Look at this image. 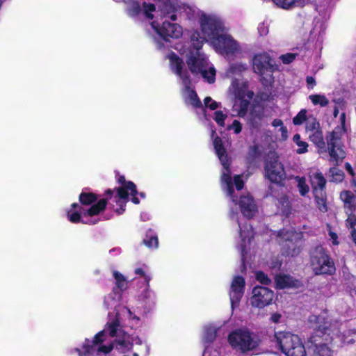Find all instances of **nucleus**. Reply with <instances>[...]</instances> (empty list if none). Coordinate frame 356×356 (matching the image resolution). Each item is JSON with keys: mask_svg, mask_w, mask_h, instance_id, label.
Wrapping results in <instances>:
<instances>
[{"mask_svg": "<svg viewBox=\"0 0 356 356\" xmlns=\"http://www.w3.org/2000/svg\"><path fill=\"white\" fill-rule=\"evenodd\" d=\"M140 318L125 307H119L115 316L109 315L104 329L95 335L92 340L86 339L81 349L74 348L71 354L78 356H107L114 347L124 356L136 347L132 356H147L149 346L138 337H130L122 330L124 326L134 327L138 324Z\"/></svg>", "mask_w": 356, "mask_h": 356, "instance_id": "nucleus-1", "label": "nucleus"}, {"mask_svg": "<svg viewBox=\"0 0 356 356\" xmlns=\"http://www.w3.org/2000/svg\"><path fill=\"white\" fill-rule=\"evenodd\" d=\"M198 22L201 34L197 31L192 33L191 40L193 49L186 54V62L193 74H200L208 83H213L215 81L216 70L206 55L200 51L204 42H209L217 52L225 56L236 51L238 45L217 15L200 12Z\"/></svg>", "mask_w": 356, "mask_h": 356, "instance_id": "nucleus-2", "label": "nucleus"}, {"mask_svg": "<svg viewBox=\"0 0 356 356\" xmlns=\"http://www.w3.org/2000/svg\"><path fill=\"white\" fill-rule=\"evenodd\" d=\"M213 147L216 154L222 165L221 175L222 188L226 193L227 196L236 205L238 204V201L233 186H235L237 191H241L243 188L244 181L242 179L243 175H236L232 179L226 149L222 145L221 138L218 136L213 138ZM238 204L242 213L246 218H252L257 211V205L249 194L241 196Z\"/></svg>", "mask_w": 356, "mask_h": 356, "instance_id": "nucleus-3", "label": "nucleus"}, {"mask_svg": "<svg viewBox=\"0 0 356 356\" xmlns=\"http://www.w3.org/2000/svg\"><path fill=\"white\" fill-rule=\"evenodd\" d=\"M309 322L315 330L314 334L309 338V342L314 345L313 356H333L332 350L322 341H330L334 337H339L344 343H353V339L346 341L344 336H341V324L335 321L328 319L326 312L319 316L312 315Z\"/></svg>", "mask_w": 356, "mask_h": 356, "instance_id": "nucleus-4", "label": "nucleus"}, {"mask_svg": "<svg viewBox=\"0 0 356 356\" xmlns=\"http://www.w3.org/2000/svg\"><path fill=\"white\" fill-rule=\"evenodd\" d=\"M167 58L170 61L171 70L177 74L181 80L184 86L182 91L183 97L187 104H190L193 107H199L201 106V102L197 97L195 92L190 87L191 81L186 70H184V62L175 53L168 55Z\"/></svg>", "mask_w": 356, "mask_h": 356, "instance_id": "nucleus-5", "label": "nucleus"}, {"mask_svg": "<svg viewBox=\"0 0 356 356\" xmlns=\"http://www.w3.org/2000/svg\"><path fill=\"white\" fill-rule=\"evenodd\" d=\"M229 93L235 98L232 107V111L236 113L235 115L244 118L248 111L250 100L253 97V92L248 90L245 82L234 79L229 88Z\"/></svg>", "mask_w": 356, "mask_h": 356, "instance_id": "nucleus-6", "label": "nucleus"}, {"mask_svg": "<svg viewBox=\"0 0 356 356\" xmlns=\"http://www.w3.org/2000/svg\"><path fill=\"white\" fill-rule=\"evenodd\" d=\"M274 341L286 356H307L305 346L296 334L290 332H276Z\"/></svg>", "mask_w": 356, "mask_h": 356, "instance_id": "nucleus-7", "label": "nucleus"}, {"mask_svg": "<svg viewBox=\"0 0 356 356\" xmlns=\"http://www.w3.org/2000/svg\"><path fill=\"white\" fill-rule=\"evenodd\" d=\"M156 19L150 22V26L154 34L165 41L170 38H179L182 35L183 31L180 25L176 23H171L166 20L163 21V17L159 13Z\"/></svg>", "mask_w": 356, "mask_h": 356, "instance_id": "nucleus-8", "label": "nucleus"}, {"mask_svg": "<svg viewBox=\"0 0 356 356\" xmlns=\"http://www.w3.org/2000/svg\"><path fill=\"white\" fill-rule=\"evenodd\" d=\"M253 70L265 81L266 84L273 82V73L278 70V66L273 63V60L267 53L256 54L252 59Z\"/></svg>", "mask_w": 356, "mask_h": 356, "instance_id": "nucleus-9", "label": "nucleus"}, {"mask_svg": "<svg viewBox=\"0 0 356 356\" xmlns=\"http://www.w3.org/2000/svg\"><path fill=\"white\" fill-rule=\"evenodd\" d=\"M228 341L232 348L243 353L253 350L259 344L253 334L246 329H238L230 333Z\"/></svg>", "mask_w": 356, "mask_h": 356, "instance_id": "nucleus-10", "label": "nucleus"}, {"mask_svg": "<svg viewBox=\"0 0 356 356\" xmlns=\"http://www.w3.org/2000/svg\"><path fill=\"white\" fill-rule=\"evenodd\" d=\"M119 182L122 184V186L119 187L113 198L114 201L120 206L116 209L118 214H122L125 210V204L128 201L129 195L132 197L131 201L136 204H139V200L136 197L138 193L136 185L132 181H126L124 177L119 178Z\"/></svg>", "mask_w": 356, "mask_h": 356, "instance_id": "nucleus-11", "label": "nucleus"}, {"mask_svg": "<svg viewBox=\"0 0 356 356\" xmlns=\"http://www.w3.org/2000/svg\"><path fill=\"white\" fill-rule=\"evenodd\" d=\"M346 132L345 127L338 126L326 137L329 155L336 162L342 161L346 156L341 138Z\"/></svg>", "mask_w": 356, "mask_h": 356, "instance_id": "nucleus-12", "label": "nucleus"}, {"mask_svg": "<svg viewBox=\"0 0 356 356\" xmlns=\"http://www.w3.org/2000/svg\"><path fill=\"white\" fill-rule=\"evenodd\" d=\"M311 264L316 275L332 274L335 271L334 262L321 246L312 252Z\"/></svg>", "mask_w": 356, "mask_h": 356, "instance_id": "nucleus-13", "label": "nucleus"}, {"mask_svg": "<svg viewBox=\"0 0 356 356\" xmlns=\"http://www.w3.org/2000/svg\"><path fill=\"white\" fill-rule=\"evenodd\" d=\"M280 241L285 242L283 245V252L287 256L298 255L301 250L302 234L293 230L283 229L278 234Z\"/></svg>", "mask_w": 356, "mask_h": 356, "instance_id": "nucleus-14", "label": "nucleus"}, {"mask_svg": "<svg viewBox=\"0 0 356 356\" xmlns=\"http://www.w3.org/2000/svg\"><path fill=\"white\" fill-rule=\"evenodd\" d=\"M126 5V13L131 17H136L140 15L145 17V19L152 22L154 17H158L159 11L152 3H143V8L136 0H124Z\"/></svg>", "mask_w": 356, "mask_h": 356, "instance_id": "nucleus-15", "label": "nucleus"}, {"mask_svg": "<svg viewBox=\"0 0 356 356\" xmlns=\"http://www.w3.org/2000/svg\"><path fill=\"white\" fill-rule=\"evenodd\" d=\"M106 205V200L104 199L100 200L88 209L80 207L77 203H74L72 204V209L67 212L68 219L72 222H78L81 220V216L83 217L96 216L105 209Z\"/></svg>", "mask_w": 356, "mask_h": 356, "instance_id": "nucleus-16", "label": "nucleus"}, {"mask_svg": "<svg viewBox=\"0 0 356 356\" xmlns=\"http://www.w3.org/2000/svg\"><path fill=\"white\" fill-rule=\"evenodd\" d=\"M265 172L267 178L273 183L281 184L286 178L284 166L275 155L268 157L265 166Z\"/></svg>", "mask_w": 356, "mask_h": 356, "instance_id": "nucleus-17", "label": "nucleus"}, {"mask_svg": "<svg viewBox=\"0 0 356 356\" xmlns=\"http://www.w3.org/2000/svg\"><path fill=\"white\" fill-rule=\"evenodd\" d=\"M275 294L273 291L264 286H255L252 289L251 305L257 308H264L272 304Z\"/></svg>", "mask_w": 356, "mask_h": 356, "instance_id": "nucleus-18", "label": "nucleus"}, {"mask_svg": "<svg viewBox=\"0 0 356 356\" xmlns=\"http://www.w3.org/2000/svg\"><path fill=\"white\" fill-rule=\"evenodd\" d=\"M231 218L233 220H235L238 224L239 229V237H240V249L242 254L245 252L246 248L250 243V241L253 237V230L252 226L248 225L245 220L243 218L239 219L238 215H235L232 212L231 213Z\"/></svg>", "mask_w": 356, "mask_h": 356, "instance_id": "nucleus-19", "label": "nucleus"}, {"mask_svg": "<svg viewBox=\"0 0 356 356\" xmlns=\"http://www.w3.org/2000/svg\"><path fill=\"white\" fill-rule=\"evenodd\" d=\"M245 281L242 277L236 276L234 278L229 293L232 307L236 306L244 292Z\"/></svg>", "mask_w": 356, "mask_h": 356, "instance_id": "nucleus-20", "label": "nucleus"}, {"mask_svg": "<svg viewBox=\"0 0 356 356\" xmlns=\"http://www.w3.org/2000/svg\"><path fill=\"white\" fill-rule=\"evenodd\" d=\"M220 329V326L210 323L204 325L202 331V342L205 346L203 355H205L208 346L211 344L216 337V333Z\"/></svg>", "mask_w": 356, "mask_h": 356, "instance_id": "nucleus-21", "label": "nucleus"}, {"mask_svg": "<svg viewBox=\"0 0 356 356\" xmlns=\"http://www.w3.org/2000/svg\"><path fill=\"white\" fill-rule=\"evenodd\" d=\"M276 286L278 289H298L302 286V282L293 277L280 274L275 277Z\"/></svg>", "mask_w": 356, "mask_h": 356, "instance_id": "nucleus-22", "label": "nucleus"}, {"mask_svg": "<svg viewBox=\"0 0 356 356\" xmlns=\"http://www.w3.org/2000/svg\"><path fill=\"white\" fill-rule=\"evenodd\" d=\"M121 298V293L119 291H117L116 289H113V290L104 298V306L105 307L108 309H116L118 306V303Z\"/></svg>", "mask_w": 356, "mask_h": 356, "instance_id": "nucleus-23", "label": "nucleus"}, {"mask_svg": "<svg viewBox=\"0 0 356 356\" xmlns=\"http://www.w3.org/2000/svg\"><path fill=\"white\" fill-rule=\"evenodd\" d=\"M311 184L314 189V193L316 191H325L326 180L323 175L320 172H314L311 176Z\"/></svg>", "mask_w": 356, "mask_h": 356, "instance_id": "nucleus-24", "label": "nucleus"}, {"mask_svg": "<svg viewBox=\"0 0 356 356\" xmlns=\"http://www.w3.org/2000/svg\"><path fill=\"white\" fill-rule=\"evenodd\" d=\"M309 0H273V2L279 7L289 9L293 6H304Z\"/></svg>", "mask_w": 356, "mask_h": 356, "instance_id": "nucleus-25", "label": "nucleus"}, {"mask_svg": "<svg viewBox=\"0 0 356 356\" xmlns=\"http://www.w3.org/2000/svg\"><path fill=\"white\" fill-rule=\"evenodd\" d=\"M276 203L278 210L284 215H288L290 212L291 203L289 197L285 194H281L277 198Z\"/></svg>", "mask_w": 356, "mask_h": 356, "instance_id": "nucleus-26", "label": "nucleus"}, {"mask_svg": "<svg viewBox=\"0 0 356 356\" xmlns=\"http://www.w3.org/2000/svg\"><path fill=\"white\" fill-rule=\"evenodd\" d=\"M264 115V111L261 109H254L250 114L249 123L254 128L259 127Z\"/></svg>", "mask_w": 356, "mask_h": 356, "instance_id": "nucleus-27", "label": "nucleus"}, {"mask_svg": "<svg viewBox=\"0 0 356 356\" xmlns=\"http://www.w3.org/2000/svg\"><path fill=\"white\" fill-rule=\"evenodd\" d=\"M113 276L115 280V287L114 289H116L120 293L127 289V280L122 274L117 270H113Z\"/></svg>", "mask_w": 356, "mask_h": 356, "instance_id": "nucleus-28", "label": "nucleus"}, {"mask_svg": "<svg viewBox=\"0 0 356 356\" xmlns=\"http://www.w3.org/2000/svg\"><path fill=\"white\" fill-rule=\"evenodd\" d=\"M308 134L310 140L318 147H323L325 145L323 132L321 129L312 131Z\"/></svg>", "mask_w": 356, "mask_h": 356, "instance_id": "nucleus-29", "label": "nucleus"}, {"mask_svg": "<svg viewBox=\"0 0 356 356\" xmlns=\"http://www.w3.org/2000/svg\"><path fill=\"white\" fill-rule=\"evenodd\" d=\"M314 193L315 200L320 211L325 212L327 211L326 194L325 191H316Z\"/></svg>", "mask_w": 356, "mask_h": 356, "instance_id": "nucleus-30", "label": "nucleus"}, {"mask_svg": "<svg viewBox=\"0 0 356 356\" xmlns=\"http://www.w3.org/2000/svg\"><path fill=\"white\" fill-rule=\"evenodd\" d=\"M308 98L314 106L319 105L321 107H325L329 104V99L323 94L310 95Z\"/></svg>", "mask_w": 356, "mask_h": 356, "instance_id": "nucleus-31", "label": "nucleus"}, {"mask_svg": "<svg viewBox=\"0 0 356 356\" xmlns=\"http://www.w3.org/2000/svg\"><path fill=\"white\" fill-rule=\"evenodd\" d=\"M293 140L294 143L297 145L298 148L296 149V152L298 154H304L307 152L308 144L307 142L301 140L300 136L299 134H296L293 136Z\"/></svg>", "mask_w": 356, "mask_h": 356, "instance_id": "nucleus-32", "label": "nucleus"}, {"mask_svg": "<svg viewBox=\"0 0 356 356\" xmlns=\"http://www.w3.org/2000/svg\"><path fill=\"white\" fill-rule=\"evenodd\" d=\"M295 179L297 181L300 194L302 196H305L309 191V186L306 184L305 178L301 177H296Z\"/></svg>", "mask_w": 356, "mask_h": 356, "instance_id": "nucleus-33", "label": "nucleus"}, {"mask_svg": "<svg viewBox=\"0 0 356 356\" xmlns=\"http://www.w3.org/2000/svg\"><path fill=\"white\" fill-rule=\"evenodd\" d=\"M247 70V65L243 63H236L233 64L230 66L229 70L227 71L228 76H232L234 74H237L241 73Z\"/></svg>", "mask_w": 356, "mask_h": 356, "instance_id": "nucleus-34", "label": "nucleus"}, {"mask_svg": "<svg viewBox=\"0 0 356 356\" xmlns=\"http://www.w3.org/2000/svg\"><path fill=\"white\" fill-rule=\"evenodd\" d=\"M330 174L332 177L330 181L334 182H341L344 177L342 170L335 167L330 169Z\"/></svg>", "mask_w": 356, "mask_h": 356, "instance_id": "nucleus-35", "label": "nucleus"}, {"mask_svg": "<svg viewBox=\"0 0 356 356\" xmlns=\"http://www.w3.org/2000/svg\"><path fill=\"white\" fill-rule=\"evenodd\" d=\"M149 283H147V287L145 289L144 292L142 294V298L145 302L147 303L154 302L156 299L155 293L149 289Z\"/></svg>", "mask_w": 356, "mask_h": 356, "instance_id": "nucleus-36", "label": "nucleus"}, {"mask_svg": "<svg viewBox=\"0 0 356 356\" xmlns=\"http://www.w3.org/2000/svg\"><path fill=\"white\" fill-rule=\"evenodd\" d=\"M97 197L92 193H82L79 195V200L83 205H88L94 202Z\"/></svg>", "mask_w": 356, "mask_h": 356, "instance_id": "nucleus-37", "label": "nucleus"}, {"mask_svg": "<svg viewBox=\"0 0 356 356\" xmlns=\"http://www.w3.org/2000/svg\"><path fill=\"white\" fill-rule=\"evenodd\" d=\"M227 117V115L226 113H224L221 111H216L214 112V114H213V120L220 127L225 126V121Z\"/></svg>", "mask_w": 356, "mask_h": 356, "instance_id": "nucleus-38", "label": "nucleus"}, {"mask_svg": "<svg viewBox=\"0 0 356 356\" xmlns=\"http://www.w3.org/2000/svg\"><path fill=\"white\" fill-rule=\"evenodd\" d=\"M320 129V124L315 118H309L307 120L306 131L307 134Z\"/></svg>", "mask_w": 356, "mask_h": 356, "instance_id": "nucleus-39", "label": "nucleus"}, {"mask_svg": "<svg viewBox=\"0 0 356 356\" xmlns=\"http://www.w3.org/2000/svg\"><path fill=\"white\" fill-rule=\"evenodd\" d=\"M307 111L305 109L301 110L296 117L293 119V122L295 125H300L306 120Z\"/></svg>", "mask_w": 356, "mask_h": 356, "instance_id": "nucleus-40", "label": "nucleus"}, {"mask_svg": "<svg viewBox=\"0 0 356 356\" xmlns=\"http://www.w3.org/2000/svg\"><path fill=\"white\" fill-rule=\"evenodd\" d=\"M227 129L232 130L234 134H238L242 131V124L238 120H234L231 124L227 126Z\"/></svg>", "mask_w": 356, "mask_h": 356, "instance_id": "nucleus-41", "label": "nucleus"}, {"mask_svg": "<svg viewBox=\"0 0 356 356\" xmlns=\"http://www.w3.org/2000/svg\"><path fill=\"white\" fill-rule=\"evenodd\" d=\"M256 279L260 283L265 285H268L271 282L270 279H269L268 277L261 271L256 273Z\"/></svg>", "mask_w": 356, "mask_h": 356, "instance_id": "nucleus-42", "label": "nucleus"}, {"mask_svg": "<svg viewBox=\"0 0 356 356\" xmlns=\"http://www.w3.org/2000/svg\"><path fill=\"white\" fill-rule=\"evenodd\" d=\"M204 106L211 110H216L220 106V103L213 100L210 97H207L204 99Z\"/></svg>", "mask_w": 356, "mask_h": 356, "instance_id": "nucleus-43", "label": "nucleus"}, {"mask_svg": "<svg viewBox=\"0 0 356 356\" xmlns=\"http://www.w3.org/2000/svg\"><path fill=\"white\" fill-rule=\"evenodd\" d=\"M144 244L149 248H156L158 247L159 241L156 236H151L149 238L143 240Z\"/></svg>", "mask_w": 356, "mask_h": 356, "instance_id": "nucleus-44", "label": "nucleus"}, {"mask_svg": "<svg viewBox=\"0 0 356 356\" xmlns=\"http://www.w3.org/2000/svg\"><path fill=\"white\" fill-rule=\"evenodd\" d=\"M296 54L288 53L280 56V58L284 64H289L295 60Z\"/></svg>", "mask_w": 356, "mask_h": 356, "instance_id": "nucleus-45", "label": "nucleus"}, {"mask_svg": "<svg viewBox=\"0 0 356 356\" xmlns=\"http://www.w3.org/2000/svg\"><path fill=\"white\" fill-rule=\"evenodd\" d=\"M340 197L345 203L350 204L351 203L354 195L350 191H345L341 193Z\"/></svg>", "mask_w": 356, "mask_h": 356, "instance_id": "nucleus-46", "label": "nucleus"}, {"mask_svg": "<svg viewBox=\"0 0 356 356\" xmlns=\"http://www.w3.org/2000/svg\"><path fill=\"white\" fill-rule=\"evenodd\" d=\"M257 29L258 33L261 36H265L268 33V26L264 22L260 23Z\"/></svg>", "mask_w": 356, "mask_h": 356, "instance_id": "nucleus-47", "label": "nucleus"}, {"mask_svg": "<svg viewBox=\"0 0 356 356\" xmlns=\"http://www.w3.org/2000/svg\"><path fill=\"white\" fill-rule=\"evenodd\" d=\"M136 274L140 275L144 277L147 283H149L151 280V276L149 275H146L143 268H138L135 270Z\"/></svg>", "mask_w": 356, "mask_h": 356, "instance_id": "nucleus-48", "label": "nucleus"}, {"mask_svg": "<svg viewBox=\"0 0 356 356\" xmlns=\"http://www.w3.org/2000/svg\"><path fill=\"white\" fill-rule=\"evenodd\" d=\"M356 224V218L354 216H349L346 220L347 227L354 229V226Z\"/></svg>", "mask_w": 356, "mask_h": 356, "instance_id": "nucleus-49", "label": "nucleus"}, {"mask_svg": "<svg viewBox=\"0 0 356 356\" xmlns=\"http://www.w3.org/2000/svg\"><path fill=\"white\" fill-rule=\"evenodd\" d=\"M279 131L281 133V136L280 137V139L282 140H285L288 138V131L287 129L285 126H282L279 129Z\"/></svg>", "mask_w": 356, "mask_h": 356, "instance_id": "nucleus-50", "label": "nucleus"}, {"mask_svg": "<svg viewBox=\"0 0 356 356\" xmlns=\"http://www.w3.org/2000/svg\"><path fill=\"white\" fill-rule=\"evenodd\" d=\"M329 236L330 237V240H332L333 245H338L339 243L338 241V236L336 233L333 232L332 231H329Z\"/></svg>", "mask_w": 356, "mask_h": 356, "instance_id": "nucleus-51", "label": "nucleus"}, {"mask_svg": "<svg viewBox=\"0 0 356 356\" xmlns=\"http://www.w3.org/2000/svg\"><path fill=\"white\" fill-rule=\"evenodd\" d=\"M306 81L309 88L313 89L316 86V80L312 76H307L306 79Z\"/></svg>", "mask_w": 356, "mask_h": 356, "instance_id": "nucleus-52", "label": "nucleus"}, {"mask_svg": "<svg viewBox=\"0 0 356 356\" xmlns=\"http://www.w3.org/2000/svg\"><path fill=\"white\" fill-rule=\"evenodd\" d=\"M345 168L346 171L352 176H355V173L354 172L353 168H352L351 165L349 163H346L345 164Z\"/></svg>", "mask_w": 356, "mask_h": 356, "instance_id": "nucleus-53", "label": "nucleus"}, {"mask_svg": "<svg viewBox=\"0 0 356 356\" xmlns=\"http://www.w3.org/2000/svg\"><path fill=\"white\" fill-rule=\"evenodd\" d=\"M281 318V314L278 313H274L270 316V320L273 323H278Z\"/></svg>", "mask_w": 356, "mask_h": 356, "instance_id": "nucleus-54", "label": "nucleus"}, {"mask_svg": "<svg viewBox=\"0 0 356 356\" xmlns=\"http://www.w3.org/2000/svg\"><path fill=\"white\" fill-rule=\"evenodd\" d=\"M283 125H284L283 122L280 119H275L272 122V126L274 127L280 128Z\"/></svg>", "mask_w": 356, "mask_h": 356, "instance_id": "nucleus-55", "label": "nucleus"}, {"mask_svg": "<svg viewBox=\"0 0 356 356\" xmlns=\"http://www.w3.org/2000/svg\"><path fill=\"white\" fill-rule=\"evenodd\" d=\"M350 182H351V187L353 188L354 191L356 193V177L355 176L353 177Z\"/></svg>", "mask_w": 356, "mask_h": 356, "instance_id": "nucleus-56", "label": "nucleus"}, {"mask_svg": "<svg viewBox=\"0 0 356 356\" xmlns=\"http://www.w3.org/2000/svg\"><path fill=\"white\" fill-rule=\"evenodd\" d=\"M351 236L353 242L356 245V230L355 229L351 230Z\"/></svg>", "mask_w": 356, "mask_h": 356, "instance_id": "nucleus-57", "label": "nucleus"}, {"mask_svg": "<svg viewBox=\"0 0 356 356\" xmlns=\"http://www.w3.org/2000/svg\"><path fill=\"white\" fill-rule=\"evenodd\" d=\"M81 222L83 223H86V224H95L97 222V220H93L92 219H89V220H84V219H83L81 220Z\"/></svg>", "mask_w": 356, "mask_h": 356, "instance_id": "nucleus-58", "label": "nucleus"}, {"mask_svg": "<svg viewBox=\"0 0 356 356\" xmlns=\"http://www.w3.org/2000/svg\"><path fill=\"white\" fill-rule=\"evenodd\" d=\"M341 126H343V127H345V113H342L341 114Z\"/></svg>", "mask_w": 356, "mask_h": 356, "instance_id": "nucleus-59", "label": "nucleus"}, {"mask_svg": "<svg viewBox=\"0 0 356 356\" xmlns=\"http://www.w3.org/2000/svg\"><path fill=\"white\" fill-rule=\"evenodd\" d=\"M338 113H339V110H338V108H336L334 110V117H337V115H338Z\"/></svg>", "mask_w": 356, "mask_h": 356, "instance_id": "nucleus-60", "label": "nucleus"}, {"mask_svg": "<svg viewBox=\"0 0 356 356\" xmlns=\"http://www.w3.org/2000/svg\"><path fill=\"white\" fill-rule=\"evenodd\" d=\"M140 195L142 198H145V195L144 193H140Z\"/></svg>", "mask_w": 356, "mask_h": 356, "instance_id": "nucleus-61", "label": "nucleus"}, {"mask_svg": "<svg viewBox=\"0 0 356 356\" xmlns=\"http://www.w3.org/2000/svg\"><path fill=\"white\" fill-rule=\"evenodd\" d=\"M216 134L215 131H212L211 137L214 138V134Z\"/></svg>", "mask_w": 356, "mask_h": 356, "instance_id": "nucleus-62", "label": "nucleus"}, {"mask_svg": "<svg viewBox=\"0 0 356 356\" xmlns=\"http://www.w3.org/2000/svg\"><path fill=\"white\" fill-rule=\"evenodd\" d=\"M107 193L110 194V193H113V192L111 190H108Z\"/></svg>", "mask_w": 356, "mask_h": 356, "instance_id": "nucleus-63", "label": "nucleus"}, {"mask_svg": "<svg viewBox=\"0 0 356 356\" xmlns=\"http://www.w3.org/2000/svg\"><path fill=\"white\" fill-rule=\"evenodd\" d=\"M158 48H159V49H161V44L159 42L158 43Z\"/></svg>", "mask_w": 356, "mask_h": 356, "instance_id": "nucleus-64", "label": "nucleus"}]
</instances>
